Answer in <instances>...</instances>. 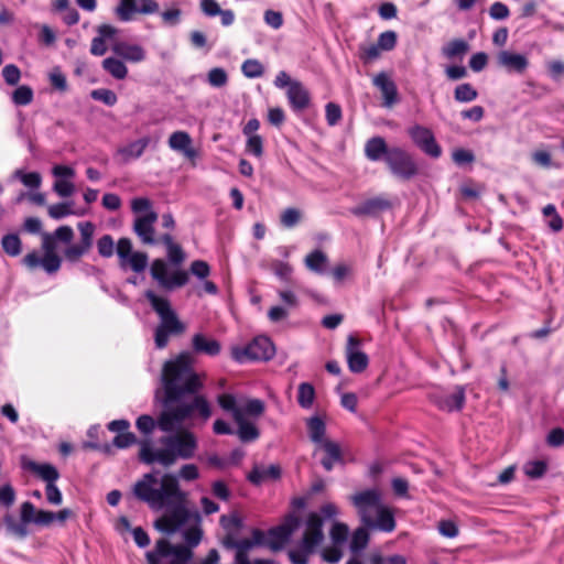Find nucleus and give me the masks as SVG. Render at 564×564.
Segmentation results:
<instances>
[{"mask_svg":"<svg viewBox=\"0 0 564 564\" xmlns=\"http://www.w3.org/2000/svg\"><path fill=\"white\" fill-rule=\"evenodd\" d=\"M133 494L155 511L173 507L171 512L163 514L154 523L161 532L172 534L186 521L199 520L198 511L187 508V494L181 489L173 474H164L159 481L154 475L145 474L135 482Z\"/></svg>","mask_w":564,"mask_h":564,"instance_id":"nucleus-1","label":"nucleus"},{"mask_svg":"<svg viewBox=\"0 0 564 564\" xmlns=\"http://www.w3.org/2000/svg\"><path fill=\"white\" fill-rule=\"evenodd\" d=\"M195 357L187 351L166 360L161 380L165 392V403L178 402L186 393H196L203 387L204 375L194 370Z\"/></svg>","mask_w":564,"mask_h":564,"instance_id":"nucleus-2","label":"nucleus"},{"mask_svg":"<svg viewBox=\"0 0 564 564\" xmlns=\"http://www.w3.org/2000/svg\"><path fill=\"white\" fill-rule=\"evenodd\" d=\"M162 448L153 449L149 441L140 443L139 457L147 464L159 463L164 467L174 465L177 459L192 458L197 449V437L186 429L160 440Z\"/></svg>","mask_w":564,"mask_h":564,"instance_id":"nucleus-3","label":"nucleus"},{"mask_svg":"<svg viewBox=\"0 0 564 564\" xmlns=\"http://www.w3.org/2000/svg\"><path fill=\"white\" fill-rule=\"evenodd\" d=\"M194 411H197L205 421L212 415L208 401L203 395H194L189 401L169 406L160 414L158 422L150 415H141L135 424L143 434L152 433L156 425L163 432H172L180 427L186 419L191 417Z\"/></svg>","mask_w":564,"mask_h":564,"instance_id":"nucleus-4","label":"nucleus"},{"mask_svg":"<svg viewBox=\"0 0 564 564\" xmlns=\"http://www.w3.org/2000/svg\"><path fill=\"white\" fill-rule=\"evenodd\" d=\"M217 402L223 410L231 413L238 424V436L241 441L250 442L259 437V431L247 420V416H261L264 411L262 401L246 397L236 398L232 394L224 393L218 395Z\"/></svg>","mask_w":564,"mask_h":564,"instance_id":"nucleus-5","label":"nucleus"},{"mask_svg":"<svg viewBox=\"0 0 564 564\" xmlns=\"http://www.w3.org/2000/svg\"><path fill=\"white\" fill-rule=\"evenodd\" d=\"M299 528V519L291 516L286 518L282 524L270 530L267 539L262 531L258 529L252 530L251 538L239 541L235 555V563L252 564V561L248 557V553L259 545L267 544L273 551L281 550Z\"/></svg>","mask_w":564,"mask_h":564,"instance_id":"nucleus-6","label":"nucleus"},{"mask_svg":"<svg viewBox=\"0 0 564 564\" xmlns=\"http://www.w3.org/2000/svg\"><path fill=\"white\" fill-rule=\"evenodd\" d=\"M322 516L312 512L307 514L301 525L300 540L289 550L292 564H308L310 557L316 553L324 541Z\"/></svg>","mask_w":564,"mask_h":564,"instance_id":"nucleus-7","label":"nucleus"},{"mask_svg":"<svg viewBox=\"0 0 564 564\" xmlns=\"http://www.w3.org/2000/svg\"><path fill=\"white\" fill-rule=\"evenodd\" d=\"M145 296L160 317V323L154 332V341L155 346L162 349L166 347L170 336L183 334L186 326L171 307L167 299L156 295L153 291H147Z\"/></svg>","mask_w":564,"mask_h":564,"instance_id":"nucleus-8","label":"nucleus"},{"mask_svg":"<svg viewBox=\"0 0 564 564\" xmlns=\"http://www.w3.org/2000/svg\"><path fill=\"white\" fill-rule=\"evenodd\" d=\"M145 557L148 564H187L193 557V552L188 546L171 545L169 541L161 539Z\"/></svg>","mask_w":564,"mask_h":564,"instance_id":"nucleus-9","label":"nucleus"},{"mask_svg":"<svg viewBox=\"0 0 564 564\" xmlns=\"http://www.w3.org/2000/svg\"><path fill=\"white\" fill-rule=\"evenodd\" d=\"M348 500L355 508L362 525L370 520V513L379 511L378 508L384 503L382 492L377 488L356 490L348 497Z\"/></svg>","mask_w":564,"mask_h":564,"instance_id":"nucleus-10","label":"nucleus"},{"mask_svg":"<svg viewBox=\"0 0 564 564\" xmlns=\"http://www.w3.org/2000/svg\"><path fill=\"white\" fill-rule=\"evenodd\" d=\"M275 354L273 343L264 336L254 338L246 347H234L231 349V356L237 361H245L246 359L252 360H269Z\"/></svg>","mask_w":564,"mask_h":564,"instance_id":"nucleus-11","label":"nucleus"},{"mask_svg":"<svg viewBox=\"0 0 564 564\" xmlns=\"http://www.w3.org/2000/svg\"><path fill=\"white\" fill-rule=\"evenodd\" d=\"M151 275L162 288L166 290L181 288L185 285L189 279L188 273L184 270H175L169 274L167 264L161 259L153 261L151 265Z\"/></svg>","mask_w":564,"mask_h":564,"instance_id":"nucleus-12","label":"nucleus"},{"mask_svg":"<svg viewBox=\"0 0 564 564\" xmlns=\"http://www.w3.org/2000/svg\"><path fill=\"white\" fill-rule=\"evenodd\" d=\"M386 161L391 172L398 177L409 180L419 172L412 156L401 149H392L387 152Z\"/></svg>","mask_w":564,"mask_h":564,"instance_id":"nucleus-13","label":"nucleus"},{"mask_svg":"<svg viewBox=\"0 0 564 564\" xmlns=\"http://www.w3.org/2000/svg\"><path fill=\"white\" fill-rule=\"evenodd\" d=\"M379 511L370 513V520L365 522V527L372 531L390 533L394 531L397 522L393 510L383 503L378 508Z\"/></svg>","mask_w":564,"mask_h":564,"instance_id":"nucleus-14","label":"nucleus"},{"mask_svg":"<svg viewBox=\"0 0 564 564\" xmlns=\"http://www.w3.org/2000/svg\"><path fill=\"white\" fill-rule=\"evenodd\" d=\"M409 135L426 154L433 158L440 156L441 148L436 144L430 129L422 126H413L409 129Z\"/></svg>","mask_w":564,"mask_h":564,"instance_id":"nucleus-15","label":"nucleus"},{"mask_svg":"<svg viewBox=\"0 0 564 564\" xmlns=\"http://www.w3.org/2000/svg\"><path fill=\"white\" fill-rule=\"evenodd\" d=\"M360 340L355 336L347 338L346 358L351 372L359 373L368 367V356L359 349Z\"/></svg>","mask_w":564,"mask_h":564,"instance_id":"nucleus-16","label":"nucleus"},{"mask_svg":"<svg viewBox=\"0 0 564 564\" xmlns=\"http://www.w3.org/2000/svg\"><path fill=\"white\" fill-rule=\"evenodd\" d=\"M372 83L381 93L383 107L392 108L399 101L398 88L390 75L381 72L373 76Z\"/></svg>","mask_w":564,"mask_h":564,"instance_id":"nucleus-17","label":"nucleus"},{"mask_svg":"<svg viewBox=\"0 0 564 564\" xmlns=\"http://www.w3.org/2000/svg\"><path fill=\"white\" fill-rule=\"evenodd\" d=\"M171 150L183 154L184 158L194 163L198 156V151L193 145L191 135L185 131L173 132L167 140Z\"/></svg>","mask_w":564,"mask_h":564,"instance_id":"nucleus-18","label":"nucleus"},{"mask_svg":"<svg viewBox=\"0 0 564 564\" xmlns=\"http://www.w3.org/2000/svg\"><path fill=\"white\" fill-rule=\"evenodd\" d=\"M327 415L325 413H314L305 419V425L308 438L314 445H317L329 437H327Z\"/></svg>","mask_w":564,"mask_h":564,"instance_id":"nucleus-19","label":"nucleus"},{"mask_svg":"<svg viewBox=\"0 0 564 564\" xmlns=\"http://www.w3.org/2000/svg\"><path fill=\"white\" fill-rule=\"evenodd\" d=\"M496 58L497 64L508 72L523 73L529 64L525 55L507 50L499 52Z\"/></svg>","mask_w":564,"mask_h":564,"instance_id":"nucleus-20","label":"nucleus"},{"mask_svg":"<svg viewBox=\"0 0 564 564\" xmlns=\"http://www.w3.org/2000/svg\"><path fill=\"white\" fill-rule=\"evenodd\" d=\"M317 451L325 454L321 463L326 470H332L334 465L343 459L340 445L330 438L315 445V452Z\"/></svg>","mask_w":564,"mask_h":564,"instance_id":"nucleus-21","label":"nucleus"},{"mask_svg":"<svg viewBox=\"0 0 564 564\" xmlns=\"http://www.w3.org/2000/svg\"><path fill=\"white\" fill-rule=\"evenodd\" d=\"M21 466L36 474L47 484L54 482L58 478V471L54 466L50 464H39L26 456L21 457Z\"/></svg>","mask_w":564,"mask_h":564,"instance_id":"nucleus-22","label":"nucleus"},{"mask_svg":"<svg viewBox=\"0 0 564 564\" xmlns=\"http://www.w3.org/2000/svg\"><path fill=\"white\" fill-rule=\"evenodd\" d=\"M150 137H142L138 140L131 141L117 150V155L123 161L129 162L140 158L148 145L150 144Z\"/></svg>","mask_w":564,"mask_h":564,"instance_id":"nucleus-23","label":"nucleus"},{"mask_svg":"<svg viewBox=\"0 0 564 564\" xmlns=\"http://www.w3.org/2000/svg\"><path fill=\"white\" fill-rule=\"evenodd\" d=\"M131 210L134 221L143 219L158 220V214L153 209V203L147 197H135L131 200Z\"/></svg>","mask_w":564,"mask_h":564,"instance_id":"nucleus-24","label":"nucleus"},{"mask_svg":"<svg viewBox=\"0 0 564 564\" xmlns=\"http://www.w3.org/2000/svg\"><path fill=\"white\" fill-rule=\"evenodd\" d=\"M286 96L294 110H304L310 105V94L300 82L286 89Z\"/></svg>","mask_w":564,"mask_h":564,"instance_id":"nucleus-25","label":"nucleus"},{"mask_svg":"<svg viewBox=\"0 0 564 564\" xmlns=\"http://www.w3.org/2000/svg\"><path fill=\"white\" fill-rule=\"evenodd\" d=\"M395 46V37H380L376 44H369L362 48L361 57L366 62H372L382 52L390 51Z\"/></svg>","mask_w":564,"mask_h":564,"instance_id":"nucleus-26","label":"nucleus"},{"mask_svg":"<svg viewBox=\"0 0 564 564\" xmlns=\"http://www.w3.org/2000/svg\"><path fill=\"white\" fill-rule=\"evenodd\" d=\"M192 346L196 352L216 356L220 352V343L203 334H195L192 338Z\"/></svg>","mask_w":564,"mask_h":564,"instance_id":"nucleus-27","label":"nucleus"},{"mask_svg":"<svg viewBox=\"0 0 564 564\" xmlns=\"http://www.w3.org/2000/svg\"><path fill=\"white\" fill-rule=\"evenodd\" d=\"M156 220L143 219L142 221H133V230L135 235L145 245H153L155 239V225Z\"/></svg>","mask_w":564,"mask_h":564,"instance_id":"nucleus-28","label":"nucleus"},{"mask_svg":"<svg viewBox=\"0 0 564 564\" xmlns=\"http://www.w3.org/2000/svg\"><path fill=\"white\" fill-rule=\"evenodd\" d=\"M113 51L117 55L131 62H140L144 58V51L142 47L138 45H131L126 42L115 43Z\"/></svg>","mask_w":564,"mask_h":564,"instance_id":"nucleus-29","label":"nucleus"},{"mask_svg":"<svg viewBox=\"0 0 564 564\" xmlns=\"http://www.w3.org/2000/svg\"><path fill=\"white\" fill-rule=\"evenodd\" d=\"M281 475V469L276 465L268 467H256L248 476L249 480L256 485L262 484L271 479H278Z\"/></svg>","mask_w":564,"mask_h":564,"instance_id":"nucleus-30","label":"nucleus"},{"mask_svg":"<svg viewBox=\"0 0 564 564\" xmlns=\"http://www.w3.org/2000/svg\"><path fill=\"white\" fill-rule=\"evenodd\" d=\"M391 204L383 197H376L365 202L354 209L356 215H372L378 212L390 208Z\"/></svg>","mask_w":564,"mask_h":564,"instance_id":"nucleus-31","label":"nucleus"},{"mask_svg":"<svg viewBox=\"0 0 564 564\" xmlns=\"http://www.w3.org/2000/svg\"><path fill=\"white\" fill-rule=\"evenodd\" d=\"M2 524L6 532L11 536L24 539L28 535L26 523L22 519L20 521L17 520L12 514L4 516Z\"/></svg>","mask_w":564,"mask_h":564,"instance_id":"nucleus-32","label":"nucleus"},{"mask_svg":"<svg viewBox=\"0 0 564 564\" xmlns=\"http://www.w3.org/2000/svg\"><path fill=\"white\" fill-rule=\"evenodd\" d=\"M304 263L308 270L316 273H323L328 263V257L325 252L317 249L305 257Z\"/></svg>","mask_w":564,"mask_h":564,"instance_id":"nucleus-33","label":"nucleus"},{"mask_svg":"<svg viewBox=\"0 0 564 564\" xmlns=\"http://www.w3.org/2000/svg\"><path fill=\"white\" fill-rule=\"evenodd\" d=\"M464 401V390L462 388H457V390L451 397L438 399L436 402L443 410L454 411L462 409Z\"/></svg>","mask_w":564,"mask_h":564,"instance_id":"nucleus-34","label":"nucleus"},{"mask_svg":"<svg viewBox=\"0 0 564 564\" xmlns=\"http://www.w3.org/2000/svg\"><path fill=\"white\" fill-rule=\"evenodd\" d=\"M369 531L371 530L362 524L354 531L350 541L351 552L358 553L368 545L370 539Z\"/></svg>","mask_w":564,"mask_h":564,"instance_id":"nucleus-35","label":"nucleus"},{"mask_svg":"<svg viewBox=\"0 0 564 564\" xmlns=\"http://www.w3.org/2000/svg\"><path fill=\"white\" fill-rule=\"evenodd\" d=\"M315 389L308 382H302L297 388V402L303 409H311L315 401Z\"/></svg>","mask_w":564,"mask_h":564,"instance_id":"nucleus-36","label":"nucleus"},{"mask_svg":"<svg viewBox=\"0 0 564 564\" xmlns=\"http://www.w3.org/2000/svg\"><path fill=\"white\" fill-rule=\"evenodd\" d=\"M468 50L469 46L465 41L455 40L443 47V53L449 59H462Z\"/></svg>","mask_w":564,"mask_h":564,"instance_id":"nucleus-37","label":"nucleus"},{"mask_svg":"<svg viewBox=\"0 0 564 564\" xmlns=\"http://www.w3.org/2000/svg\"><path fill=\"white\" fill-rule=\"evenodd\" d=\"M161 240L167 248V257L171 262L180 264L185 260V254L182 248L173 242L170 234L163 235Z\"/></svg>","mask_w":564,"mask_h":564,"instance_id":"nucleus-38","label":"nucleus"},{"mask_svg":"<svg viewBox=\"0 0 564 564\" xmlns=\"http://www.w3.org/2000/svg\"><path fill=\"white\" fill-rule=\"evenodd\" d=\"M365 152L368 159L376 161L387 152V145L382 138H372L366 143Z\"/></svg>","mask_w":564,"mask_h":564,"instance_id":"nucleus-39","label":"nucleus"},{"mask_svg":"<svg viewBox=\"0 0 564 564\" xmlns=\"http://www.w3.org/2000/svg\"><path fill=\"white\" fill-rule=\"evenodd\" d=\"M138 0H120L117 7V15L121 21H130L138 13Z\"/></svg>","mask_w":564,"mask_h":564,"instance_id":"nucleus-40","label":"nucleus"},{"mask_svg":"<svg viewBox=\"0 0 564 564\" xmlns=\"http://www.w3.org/2000/svg\"><path fill=\"white\" fill-rule=\"evenodd\" d=\"M104 68L109 72L117 79H123L127 76V67L126 65L115 58H106L102 62Z\"/></svg>","mask_w":564,"mask_h":564,"instance_id":"nucleus-41","label":"nucleus"},{"mask_svg":"<svg viewBox=\"0 0 564 564\" xmlns=\"http://www.w3.org/2000/svg\"><path fill=\"white\" fill-rule=\"evenodd\" d=\"M77 228L80 234L79 242L90 249L94 240L95 225L90 221H83L77 224Z\"/></svg>","mask_w":564,"mask_h":564,"instance_id":"nucleus-42","label":"nucleus"},{"mask_svg":"<svg viewBox=\"0 0 564 564\" xmlns=\"http://www.w3.org/2000/svg\"><path fill=\"white\" fill-rule=\"evenodd\" d=\"M2 248L11 257L21 252V240L17 235H6L1 241Z\"/></svg>","mask_w":564,"mask_h":564,"instance_id":"nucleus-43","label":"nucleus"},{"mask_svg":"<svg viewBox=\"0 0 564 564\" xmlns=\"http://www.w3.org/2000/svg\"><path fill=\"white\" fill-rule=\"evenodd\" d=\"M53 189L61 197H69L76 191L73 181L67 178H56L53 184Z\"/></svg>","mask_w":564,"mask_h":564,"instance_id":"nucleus-44","label":"nucleus"},{"mask_svg":"<svg viewBox=\"0 0 564 564\" xmlns=\"http://www.w3.org/2000/svg\"><path fill=\"white\" fill-rule=\"evenodd\" d=\"M14 104L19 106L29 105L33 100V90L29 86H19L12 94Z\"/></svg>","mask_w":564,"mask_h":564,"instance_id":"nucleus-45","label":"nucleus"},{"mask_svg":"<svg viewBox=\"0 0 564 564\" xmlns=\"http://www.w3.org/2000/svg\"><path fill=\"white\" fill-rule=\"evenodd\" d=\"M301 219V210L293 207L284 209L280 217L281 224L286 228L294 227Z\"/></svg>","mask_w":564,"mask_h":564,"instance_id":"nucleus-46","label":"nucleus"},{"mask_svg":"<svg viewBox=\"0 0 564 564\" xmlns=\"http://www.w3.org/2000/svg\"><path fill=\"white\" fill-rule=\"evenodd\" d=\"M47 213H48L50 217H52L54 219H61L63 217L72 215L74 212H73L72 203H58V204L48 206Z\"/></svg>","mask_w":564,"mask_h":564,"instance_id":"nucleus-47","label":"nucleus"},{"mask_svg":"<svg viewBox=\"0 0 564 564\" xmlns=\"http://www.w3.org/2000/svg\"><path fill=\"white\" fill-rule=\"evenodd\" d=\"M349 529L343 522H335L329 531L330 539L334 544H340L346 541Z\"/></svg>","mask_w":564,"mask_h":564,"instance_id":"nucleus-48","label":"nucleus"},{"mask_svg":"<svg viewBox=\"0 0 564 564\" xmlns=\"http://www.w3.org/2000/svg\"><path fill=\"white\" fill-rule=\"evenodd\" d=\"M543 215L544 217L550 218L547 225L552 230L560 231L563 228L562 218L557 215L554 205H546L543 208Z\"/></svg>","mask_w":564,"mask_h":564,"instance_id":"nucleus-49","label":"nucleus"},{"mask_svg":"<svg viewBox=\"0 0 564 564\" xmlns=\"http://www.w3.org/2000/svg\"><path fill=\"white\" fill-rule=\"evenodd\" d=\"M199 281H200L199 284H195L192 288V292L194 294H196L197 296L200 297L205 293L209 294V295H216L218 293L217 285L213 281L208 280V278L205 280H199Z\"/></svg>","mask_w":564,"mask_h":564,"instance_id":"nucleus-50","label":"nucleus"},{"mask_svg":"<svg viewBox=\"0 0 564 564\" xmlns=\"http://www.w3.org/2000/svg\"><path fill=\"white\" fill-rule=\"evenodd\" d=\"M90 249L85 247L83 243L78 242L76 245H72L64 250V257L66 260L70 262H77L84 254H86Z\"/></svg>","mask_w":564,"mask_h":564,"instance_id":"nucleus-51","label":"nucleus"},{"mask_svg":"<svg viewBox=\"0 0 564 564\" xmlns=\"http://www.w3.org/2000/svg\"><path fill=\"white\" fill-rule=\"evenodd\" d=\"M97 249L101 257L109 258L115 252V242L111 236L105 235L97 241Z\"/></svg>","mask_w":564,"mask_h":564,"instance_id":"nucleus-52","label":"nucleus"},{"mask_svg":"<svg viewBox=\"0 0 564 564\" xmlns=\"http://www.w3.org/2000/svg\"><path fill=\"white\" fill-rule=\"evenodd\" d=\"M546 470V463L543 460H532L524 465V473L530 478H539Z\"/></svg>","mask_w":564,"mask_h":564,"instance_id":"nucleus-53","label":"nucleus"},{"mask_svg":"<svg viewBox=\"0 0 564 564\" xmlns=\"http://www.w3.org/2000/svg\"><path fill=\"white\" fill-rule=\"evenodd\" d=\"M14 175L20 178V181L26 186V187H40L42 183V177L40 173L37 172H31V173H23L22 171L18 170L15 171Z\"/></svg>","mask_w":564,"mask_h":564,"instance_id":"nucleus-54","label":"nucleus"},{"mask_svg":"<svg viewBox=\"0 0 564 564\" xmlns=\"http://www.w3.org/2000/svg\"><path fill=\"white\" fill-rule=\"evenodd\" d=\"M242 73L249 78L260 77L263 74V66L257 59H248L242 64Z\"/></svg>","mask_w":564,"mask_h":564,"instance_id":"nucleus-55","label":"nucleus"},{"mask_svg":"<svg viewBox=\"0 0 564 564\" xmlns=\"http://www.w3.org/2000/svg\"><path fill=\"white\" fill-rule=\"evenodd\" d=\"M189 271L198 280H205L210 274V267L206 261L195 260L191 263Z\"/></svg>","mask_w":564,"mask_h":564,"instance_id":"nucleus-56","label":"nucleus"},{"mask_svg":"<svg viewBox=\"0 0 564 564\" xmlns=\"http://www.w3.org/2000/svg\"><path fill=\"white\" fill-rule=\"evenodd\" d=\"M220 523L228 533H238L242 527V521L237 514L223 516Z\"/></svg>","mask_w":564,"mask_h":564,"instance_id":"nucleus-57","label":"nucleus"},{"mask_svg":"<svg viewBox=\"0 0 564 564\" xmlns=\"http://www.w3.org/2000/svg\"><path fill=\"white\" fill-rule=\"evenodd\" d=\"M477 97V91L469 84H462L455 89V98L458 101H471Z\"/></svg>","mask_w":564,"mask_h":564,"instance_id":"nucleus-58","label":"nucleus"},{"mask_svg":"<svg viewBox=\"0 0 564 564\" xmlns=\"http://www.w3.org/2000/svg\"><path fill=\"white\" fill-rule=\"evenodd\" d=\"M124 262H128L135 272H140L147 267L148 256L143 252H132Z\"/></svg>","mask_w":564,"mask_h":564,"instance_id":"nucleus-59","label":"nucleus"},{"mask_svg":"<svg viewBox=\"0 0 564 564\" xmlns=\"http://www.w3.org/2000/svg\"><path fill=\"white\" fill-rule=\"evenodd\" d=\"M438 532L445 538H456L458 535V527L452 520H441L437 525Z\"/></svg>","mask_w":564,"mask_h":564,"instance_id":"nucleus-60","label":"nucleus"},{"mask_svg":"<svg viewBox=\"0 0 564 564\" xmlns=\"http://www.w3.org/2000/svg\"><path fill=\"white\" fill-rule=\"evenodd\" d=\"M246 150L254 156L261 158L263 153L262 138L259 134L248 137Z\"/></svg>","mask_w":564,"mask_h":564,"instance_id":"nucleus-61","label":"nucleus"},{"mask_svg":"<svg viewBox=\"0 0 564 564\" xmlns=\"http://www.w3.org/2000/svg\"><path fill=\"white\" fill-rule=\"evenodd\" d=\"M51 85L58 89L59 91H65L67 88V82L65 75L61 72L59 68L55 67L50 72L48 75Z\"/></svg>","mask_w":564,"mask_h":564,"instance_id":"nucleus-62","label":"nucleus"},{"mask_svg":"<svg viewBox=\"0 0 564 564\" xmlns=\"http://www.w3.org/2000/svg\"><path fill=\"white\" fill-rule=\"evenodd\" d=\"M41 264L47 273H54L61 267V258L56 253L44 254Z\"/></svg>","mask_w":564,"mask_h":564,"instance_id":"nucleus-63","label":"nucleus"},{"mask_svg":"<svg viewBox=\"0 0 564 564\" xmlns=\"http://www.w3.org/2000/svg\"><path fill=\"white\" fill-rule=\"evenodd\" d=\"M326 120L329 126H335L341 119V109L335 102H328L325 106Z\"/></svg>","mask_w":564,"mask_h":564,"instance_id":"nucleus-64","label":"nucleus"}]
</instances>
